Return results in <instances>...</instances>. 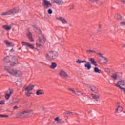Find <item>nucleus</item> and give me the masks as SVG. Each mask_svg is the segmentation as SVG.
<instances>
[{
    "label": "nucleus",
    "instance_id": "nucleus-1",
    "mask_svg": "<svg viewBox=\"0 0 125 125\" xmlns=\"http://www.w3.org/2000/svg\"><path fill=\"white\" fill-rule=\"evenodd\" d=\"M4 71H6L8 74L11 75V76H14L15 77H20V76L22 75V72L20 70L15 69L10 66H4Z\"/></svg>",
    "mask_w": 125,
    "mask_h": 125
},
{
    "label": "nucleus",
    "instance_id": "nucleus-2",
    "mask_svg": "<svg viewBox=\"0 0 125 125\" xmlns=\"http://www.w3.org/2000/svg\"><path fill=\"white\" fill-rule=\"evenodd\" d=\"M5 63H10V65L12 67H14L15 65H18L19 62H18V60L14 56H9L5 57L3 60Z\"/></svg>",
    "mask_w": 125,
    "mask_h": 125
},
{
    "label": "nucleus",
    "instance_id": "nucleus-3",
    "mask_svg": "<svg viewBox=\"0 0 125 125\" xmlns=\"http://www.w3.org/2000/svg\"><path fill=\"white\" fill-rule=\"evenodd\" d=\"M44 42H45V37L44 35L42 34L39 35V38L36 42V46L37 47H41L43 45Z\"/></svg>",
    "mask_w": 125,
    "mask_h": 125
},
{
    "label": "nucleus",
    "instance_id": "nucleus-4",
    "mask_svg": "<svg viewBox=\"0 0 125 125\" xmlns=\"http://www.w3.org/2000/svg\"><path fill=\"white\" fill-rule=\"evenodd\" d=\"M31 112H33V110H26L21 112H20L18 115L19 118H29V114Z\"/></svg>",
    "mask_w": 125,
    "mask_h": 125
},
{
    "label": "nucleus",
    "instance_id": "nucleus-5",
    "mask_svg": "<svg viewBox=\"0 0 125 125\" xmlns=\"http://www.w3.org/2000/svg\"><path fill=\"white\" fill-rule=\"evenodd\" d=\"M57 55V53L55 51H49L46 55V58L48 60H53L54 57Z\"/></svg>",
    "mask_w": 125,
    "mask_h": 125
},
{
    "label": "nucleus",
    "instance_id": "nucleus-6",
    "mask_svg": "<svg viewBox=\"0 0 125 125\" xmlns=\"http://www.w3.org/2000/svg\"><path fill=\"white\" fill-rule=\"evenodd\" d=\"M115 85L120 89L122 87H125V82L124 80H120L117 82V83H115Z\"/></svg>",
    "mask_w": 125,
    "mask_h": 125
},
{
    "label": "nucleus",
    "instance_id": "nucleus-7",
    "mask_svg": "<svg viewBox=\"0 0 125 125\" xmlns=\"http://www.w3.org/2000/svg\"><path fill=\"white\" fill-rule=\"evenodd\" d=\"M59 74L60 76V77L62 78V79H66V78H68L69 76L68 75V74H67V72L61 69L60 72H59Z\"/></svg>",
    "mask_w": 125,
    "mask_h": 125
},
{
    "label": "nucleus",
    "instance_id": "nucleus-8",
    "mask_svg": "<svg viewBox=\"0 0 125 125\" xmlns=\"http://www.w3.org/2000/svg\"><path fill=\"white\" fill-rule=\"evenodd\" d=\"M43 3L44 5V7L46 9H47V8H48V7H50L52 6V5H51V3H50V2H49L47 0H43Z\"/></svg>",
    "mask_w": 125,
    "mask_h": 125
},
{
    "label": "nucleus",
    "instance_id": "nucleus-9",
    "mask_svg": "<svg viewBox=\"0 0 125 125\" xmlns=\"http://www.w3.org/2000/svg\"><path fill=\"white\" fill-rule=\"evenodd\" d=\"M21 43L22 44L23 46H27L28 47H29V48H31V49H34V48H35L34 45L30 44L28 42L23 41L21 42Z\"/></svg>",
    "mask_w": 125,
    "mask_h": 125
},
{
    "label": "nucleus",
    "instance_id": "nucleus-10",
    "mask_svg": "<svg viewBox=\"0 0 125 125\" xmlns=\"http://www.w3.org/2000/svg\"><path fill=\"white\" fill-rule=\"evenodd\" d=\"M54 3L58 4V5H63L64 1L62 0H51Z\"/></svg>",
    "mask_w": 125,
    "mask_h": 125
},
{
    "label": "nucleus",
    "instance_id": "nucleus-11",
    "mask_svg": "<svg viewBox=\"0 0 125 125\" xmlns=\"http://www.w3.org/2000/svg\"><path fill=\"white\" fill-rule=\"evenodd\" d=\"M10 13L11 14H15L16 13H18L19 12V8H14L9 10Z\"/></svg>",
    "mask_w": 125,
    "mask_h": 125
},
{
    "label": "nucleus",
    "instance_id": "nucleus-12",
    "mask_svg": "<svg viewBox=\"0 0 125 125\" xmlns=\"http://www.w3.org/2000/svg\"><path fill=\"white\" fill-rule=\"evenodd\" d=\"M55 122H56L57 124H64L65 123V121L63 120L62 119H59V117H56L54 119Z\"/></svg>",
    "mask_w": 125,
    "mask_h": 125
},
{
    "label": "nucleus",
    "instance_id": "nucleus-13",
    "mask_svg": "<svg viewBox=\"0 0 125 125\" xmlns=\"http://www.w3.org/2000/svg\"><path fill=\"white\" fill-rule=\"evenodd\" d=\"M89 61L91 62V63L92 65H93L95 67H97L98 65H97V63H96V61L94 60V58H90L89 59Z\"/></svg>",
    "mask_w": 125,
    "mask_h": 125
},
{
    "label": "nucleus",
    "instance_id": "nucleus-14",
    "mask_svg": "<svg viewBox=\"0 0 125 125\" xmlns=\"http://www.w3.org/2000/svg\"><path fill=\"white\" fill-rule=\"evenodd\" d=\"M9 94H6V95L5 96V99L7 100H8L9 98H10V96H11V94L13 93V90L12 89H9Z\"/></svg>",
    "mask_w": 125,
    "mask_h": 125
},
{
    "label": "nucleus",
    "instance_id": "nucleus-15",
    "mask_svg": "<svg viewBox=\"0 0 125 125\" xmlns=\"http://www.w3.org/2000/svg\"><path fill=\"white\" fill-rule=\"evenodd\" d=\"M35 87L34 85L30 84L28 87L25 88V91H32Z\"/></svg>",
    "mask_w": 125,
    "mask_h": 125
},
{
    "label": "nucleus",
    "instance_id": "nucleus-16",
    "mask_svg": "<svg viewBox=\"0 0 125 125\" xmlns=\"http://www.w3.org/2000/svg\"><path fill=\"white\" fill-rule=\"evenodd\" d=\"M4 43L6 44V45H8V47H10L11 46H14V45L11 42H9V41L7 40H5L4 41Z\"/></svg>",
    "mask_w": 125,
    "mask_h": 125
},
{
    "label": "nucleus",
    "instance_id": "nucleus-17",
    "mask_svg": "<svg viewBox=\"0 0 125 125\" xmlns=\"http://www.w3.org/2000/svg\"><path fill=\"white\" fill-rule=\"evenodd\" d=\"M58 20H60V21H61L62 24H67L68 23V21H67L63 17H60L58 18Z\"/></svg>",
    "mask_w": 125,
    "mask_h": 125
},
{
    "label": "nucleus",
    "instance_id": "nucleus-18",
    "mask_svg": "<svg viewBox=\"0 0 125 125\" xmlns=\"http://www.w3.org/2000/svg\"><path fill=\"white\" fill-rule=\"evenodd\" d=\"M123 110L124 108L122 106L118 105L117 108L116 110V112L118 114H120V113H122L123 112Z\"/></svg>",
    "mask_w": 125,
    "mask_h": 125
},
{
    "label": "nucleus",
    "instance_id": "nucleus-19",
    "mask_svg": "<svg viewBox=\"0 0 125 125\" xmlns=\"http://www.w3.org/2000/svg\"><path fill=\"white\" fill-rule=\"evenodd\" d=\"M90 88L91 90H92V91H93V92H94V93H98V89H97V88L95 87V86H92L90 87Z\"/></svg>",
    "mask_w": 125,
    "mask_h": 125
},
{
    "label": "nucleus",
    "instance_id": "nucleus-20",
    "mask_svg": "<svg viewBox=\"0 0 125 125\" xmlns=\"http://www.w3.org/2000/svg\"><path fill=\"white\" fill-rule=\"evenodd\" d=\"M91 96L93 98V99H95L96 101H98L99 98H100V96L99 95H97L96 94H92Z\"/></svg>",
    "mask_w": 125,
    "mask_h": 125
},
{
    "label": "nucleus",
    "instance_id": "nucleus-21",
    "mask_svg": "<svg viewBox=\"0 0 125 125\" xmlns=\"http://www.w3.org/2000/svg\"><path fill=\"white\" fill-rule=\"evenodd\" d=\"M84 66L85 68H87V70H90V69H91V64L88 62H86V63L84 64Z\"/></svg>",
    "mask_w": 125,
    "mask_h": 125
},
{
    "label": "nucleus",
    "instance_id": "nucleus-22",
    "mask_svg": "<svg viewBox=\"0 0 125 125\" xmlns=\"http://www.w3.org/2000/svg\"><path fill=\"white\" fill-rule=\"evenodd\" d=\"M27 37H28V39L30 42H34V39H33V37H32V33L28 32L27 34Z\"/></svg>",
    "mask_w": 125,
    "mask_h": 125
},
{
    "label": "nucleus",
    "instance_id": "nucleus-23",
    "mask_svg": "<svg viewBox=\"0 0 125 125\" xmlns=\"http://www.w3.org/2000/svg\"><path fill=\"white\" fill-rule=\"evenodd\" d=\"M6 15H11L10 12L9 10L0 14L1 16H5Z\"/></svg>",
    "mask_w": 125,
    "mask_h": 125
},
{
    "label": "nucleus",
    "instance_id": "nucleus-24",
    "mask_svg": "<svg viewBox=\"0 0 125 125\" xmlns=\"http://www.w3.org/2000/svg\"><path fill=\"white\" fill-rule=\"evenodd\" d=\"M42 94H44V92L42 90H38L36 92L37 95H42Z\"/></svg>",
    "mask_w": 125,
    "mask_h": 125
},
{
    "label": "nucleus",
    "instance_id": "nucleus-25",
    "mask_svg": "<svg viewBox=\"0 0 125 125\" xmlns=\"http://www.w3.org/2000/svg\"><path fill=\"white\" fill-rule=\"evenodd\" d=\"M3 28H4L5 31H10L11 30V26H8L7 25H3Z\"/></svg>",
    "mask_w": 125,
    "mask_h": 125
},
{
    "label": "nucleus",
    "instance_id": "nucleus-26",
    "mask_svg": "<svg viewBox=\"0 0 125 125\" xmlns=\"http://www.w3.org/2000/svg\"><path fill=\"white\" fill-rule=\"evenodd\" d=\"M57 67V64L55 62H52L51 64L50 68L51 69H55Z\"/></svg>",
    "mask_w": 125,
    "mask_h": 125
},
{
    "label": "nucleus",
    "instance_id": "nucleus-27",
    "mask_svg": "<svg viewBox=\"0 0 125 125\" xmlns=\"http://www.w3.org/2000/svg\"><path fill=\"white\" fill-rule=\"evenodd\" d=\"M87 62L85 60H83V61H81L80 60H78L76 61V63L77 64H81L82 63H86Z\"/></svg>",
    "mask_w": 125,
    "mask_h": 125
},
{
    "label": "nucleus",
    "instance_id": "nucleus-28",
    "mask_svg": "<svg viewBox=\"0 0 125 125\" xmlns=\"http://www.w3.org/2000/svg\"><path fill=\"white\" fill-rule=\"evenodd\" d=\"M87 53H95V54H96L97 52L94 50H87Z\"/></svg>",
    "mask_w": 125,
    "mask_h": 125
},
{
    "label": "nucleus",
    "instance_id": "nucleus-29",
    "mask_svg": "<svg viewBox=\"0 0 125 125\" xmlns=\"http://www.w3.org/2000/svg\"><path fill=\"white\" fill-rule=\"evenodd\" d=\"M94 71L95 73H98L99 74H100V73H101V70L96 67L94 68Z\"/></svg>",
    "mask_w": 125,
    "mask_h": 125
},
{
    "label": "nucleus",
    "instance_id": "nucleus-30",
    "mask_svg": "<svg viewBox=\"0 0 125 125\" xmlns=\"http://www.w3.org/2000/svg\"><path fill=\"white\" fill-rule=\"evenodd\" d=\"M67 90H68V91H71V92L73 93V94H75V93H76V91H75V89L74 88H69L67 89Z\"/></svg>",
    "mask_w": 125,
    "mask_h": 125
},
{
    "label": "nucleus",
    "instance_id": "nucleus-31",
    "mask_svg": "<svg viewBox=\"0 0 125 125\" xmlns=\"http://www.w3.org/2000/svg\"><path fill=\"white\" fill-rule=\"evenodd\" d=\"M76 95H78V96H80V95H83V93H82V92L79 91V90H77L75 94Z\"/></svg>",
    "mask_w": 125,
    "mask_h": 125
},
{
    "label": "nucleus",
    "instance_id": "nucleus-32",
    "mask_svg": "<svg viewBox=\"0 0 125 125\" xmlns=\"http://www.w3.org/2000/svg\"><path fill=\"white\" fill-rule=\"evenodd\" d=\"M111 78H112V79H114V80H117V79L118 78V75H117V74H114L111 76Z\"/></svg>",
    "mask_w": 125,
    "mask_h": 125
},
{
    "label": "nucleus",
    "instance_id": "nucleus-33",
    "mask_svg": "<svg viewBox=\"0 0 125 125\" xmlns=\"http://www.w3.org/2000/svg\"><path fill=\"white\" fill-rule=\"evenodd\" d=\"M116 18L118 20L122 19V16L119 14L116 15Z\"/></svg>",
    "mask_w": 125,
    "mask_h": 125
},
{
    "label": "nucleus",
    "instance_id": "nucleus-34",
    "mask_svg": "<svg viewBox=\"0 0 125 125\" xmlns=\"http://www.w3.org/2000/svg\"><path fill=\"white\" fill-rule=\"evenodd\" d=\"M0 118H8V115L0 114Z\"/></svg>",
    "mask_w": 125,
    "mask_h": 125
},
{
    "label": "nucleus",
    "instance_id": "nucleus-35",
    "mask_svg": "<svg viewBox=\"0 0 125 125\" xmlns=\"http://www.w3.org/2000/svg\"><path fill=\"white\" fill-rule=\"evenodd\" d=\"M96 54H97V55H99V56H100V57H102V58H104L103 56H102V54H101L100 53H97H97H96Z\"/></svg>",
    "mask_w": 125,
    "mask_h": 125
},
{
    "label": "nucleus",
    "instance_id": "nucleus-36",
    "mask_svg": "<svg viewBox=\"0 0 125 125\" xmlns=\"http://www.w3.org/2000/svg\"><path fill=\"white\" fill-rule=\"evenodd\" d=\"M5 101L4 100H2L0 102V105H3V104H5Z\"/></svg>",
    "mask_w": 125,
    "mask_h": 125
},
{
    "label": "nucleus",
    "instance_id": "nucleus-37",
    "mask_svg": "<svg viewBox=\"0 0 125 125\" xmlns=\"http://www.w3.org/2000/svg\"><path fill=\"white\" fill-rule=\"evenodd\" d=\"M31 94H32V93L27 92L26 94V95L29 97L31 96Z\"/></svg>",
    "mask_w": 125,
    "mask_h": 125
},
{
    "label": "nucleus",
    "instance_id": "nucleus-38",
    "mask_svg": "<svg viewBox=\"0 0 125 125\" xmlns=\"http://www.w3.org/2000/svg\"><path fill=\"white\" fill-rule=\"evenodd\" d=\"M48 13H49V14H52V10H51V9H49L48 10Z\"/></svg>",
    "mask_w": 125,
    "mask_h": 125
},
{
    "label": "nucleus",
    "instance_id": "nucleus-39",
    "mask_svg": "<svg viewBox=\"0 0 125 125\" xmlns=\"http://www.w3.org/2000/svg\"><path fill=\"white\" fill-rule=\"evenodd\" d=\"M108 62V59H106V58L104 57V62L107 63Z\"/></svg>",
    "mask_w": 125,
    "mask_h": 125
},
{
    "label": "nucleus",
    "instance_id": "nucleus-40",
    "mask_svg": "<svg viewBox=\"0 0 125 125\" xmlns=\"http://www.w3.org/2000/svg\"><path fill=\"white\" fill-rule=\"evenodd\" d=\"M90 2H96L98 1V0H89Z\"/></svg>",
    "mask_w": 125,
    "mask_h": 125
},
{
    "label": "nucleus",
    "instance_id": "nucleus-41",
    "mask_svg": "<svg viewBox=\"0 0 125 125\" xmlns=\"http://www.w3.org/2000/svg\"><path fill=\"white\" fill-rule=\"evenodd\" d=\"M121 26H125V22L122 21L120 23Z\"/></svg>",
    "mask_w": 125,
    "mask_h": 125
},
{
    "label": "nucleus",
    "instance_id": "nucleus-42",
    "mask_svg": "<svg viewBox=\"0 0 125 125\" xmlns=\"http://www.w3.org/2000/svg\"><path fill=\"white\" fill-rule=\"evenodd\" d=\"M120 89L122 90V91H123V92H124V93H125V88L124 87H122L120 88Z\"/></svg>",
    "mask_w": 125,
    "mask_h": 125
},
{
    "label": "nucleus",
    "instance_id": "nucleus-43",
    "mask_svg": "<svg viewBox=\"0 0 125 125\" xmlns=\"http://www.w3.org/2000/svg\"><path fill=\"white\" fill-rule=\"evenodd\" d=\"M20 83H21L20 82H18V81H16V84L18 86L19 85V84H20Z\"/></svg>",
    "mask_w": 125,
    "mask_h": 125
},
{
    "label": "nucleus",
    "instance_id": "nucleus-44",
    "mask_svg": "<svg viewBox=\"0 0 125 125\" xmlns=\"http://www.w3.org/2000/svg\"><path fill=\"white\" fill-rule=\"evenodd\" d=\"M8 75H6V74H2L1 75V77H8Z\"/></svg>",
    "mask_w": 125,
    "mask_h": 125
},
{
    "label": "nucleus",
    "instance_id": "nucleus-45",
    "mask_svg": "<svg viewBox=\"0 0 125 125\" xmlns=\"http://www.w3.org/2000/svg\"><path fill=\"white\" fill-rule=\"evenodd\" d=\"M14 110H16V109H18V107L17 106H15L14 107Z\"/></svg>",
    "mask_w": 125,
    "mask_h": 125
},
{
    "label": "nucleus",
    "instance_id": "nucleus-46",
    "mask_svg": "<svg viewBox=\"0 0 125 125\" xmlns=\"http://www.w3.org/2000/svg\"><path fill=\"white\" fill-rule=\"evenodd\" d=\"M122 2H123V3L125 4V0H119Z\"/></svg>",
    "mask_w": 125,
    "mask_h": 125
},
{
    "label": "nucleus",
    "instance_id": "nucleus-47",
    "mask_svg": "<svg viewBox=\"0 0 125 125\" xmlns=\"http://www.w3.org/2000/svg\"><path fill=\"white\" fill-rule=\"evenodd\" d=\"M14 51V50H13V48L10 50V52H13Z\"/></svg>",
    "mask_w": 125,
    "mask_h": 125
},
{
    "label": "nucleus",
    "instance_id": "nucleus-48",
    "mask_svg": "<svg viewBox=\"0 0 125 125\" xmlns=\"http://www.w3.org/2000/svg\"><path fill=\"white\" fill-rule=\"evenodd\" d=\"M67 114H73V113H72L71 112H67Z\"/></svg>",
    "mask_w": 125,
    "mask_h": 125
},
{
    "label": "nucleus",
    "instance_id": "nucleus-49",
    "mask_svg": "<svg viewBox=\"0 0 125 125\" xmlns=\"http://www.w3.org/2000/svg\"><path fill=\"white\" fill-rule=\"evenodd\" d=\"M123 47H124V48L125 47V44L123 45Z\"/></svg>",
    "mask_w": 125,
    "mask_h": 125
},
{
    "label": "nucleus",
    "instance_id": "nucleus-50",
    "mask_svg": "<svg viewBox=\"0 0 125 125\" xmlns=\"http://www.w3.org/2000/svg\"><path fill=\"white\" fill-rule=\"evenodd\" d=\"M124 114H125V110L123 111Z\"/></svg>",
    "mask_w": 125,
    "mask_h": 125
},
{
    "label": "nucleus",
    "instance_id": "nucleus-51",
    "mask_svg": "<svg viewBox=\"0 0 125 125\" xmlns=\"http://www.w3.org/2000/svg\"><path fill=\"white\" fill-rule=\"evenodd\" d=\"M1 97H0V99Z\"/></svg>",
    "mask_w": 125,
    "mask_h": 125
}]
</instances>
